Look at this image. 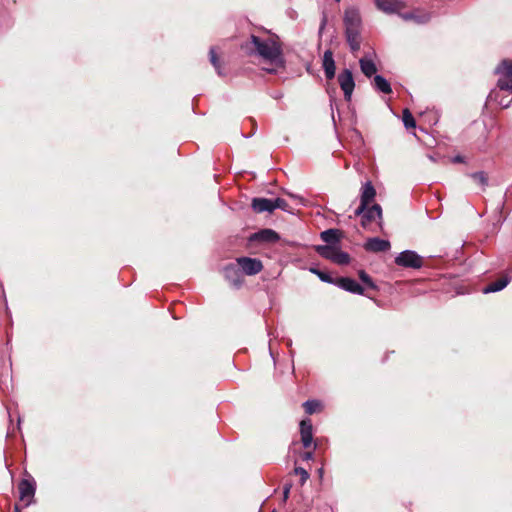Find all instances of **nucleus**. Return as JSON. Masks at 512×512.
Masks as SVG:
<instances>
[{
    "label": "nucleus",
    "mask_w": 512,
    "mask_h": 512,
    "mask_svg": "<svg viewBox=\"0 0 512 512\" xmlns=\"http://www.w3.org/2000/svg\"><path fill=\"white\" fill-rule=\"evenodd\" d=\"M321 406V403L317 400H307L303 403V407L307 414L315 413Z\"/></svg>",
    "instance_id": "bb28decb"
},
{
    "label": "nucleus",
    "mask_w": 512,
    "mask_h": 512,
    "mask_svg": "<svg viewBox=\"0 0 512 512\" xmlns=\"http://www.w3.org/2000/svg\"><path fill=\"white\" fill-rule=\"evenodd\" d=\"M345 30H360L361 17L359 10L351 7L345 10L343 18Z\"/></svg>",
    "instance_id": "0eeeda50"
},
{
    "label": "nucleus",
    "mask_w": 512,
    "mask_h": 512,
    "mask_svg": "<svg viewBox=\"0 0 512 512\" xmlns=\"http://www.w3.org/2000/svg\"><path fill=\"white\" fill-rule=\"evenodd\" d=\"M236 262L242 272L246 275H256L263 269V264L259 259L250 257H239Z\"/></svg>",
    "instance_id": "20e7f679"
},
{
    "label": "nucleus",
    "mask_w": 512,
    "mask_h": 512,
    "mask_svg": "<svg viewBox=\"0 0 512 512\" xmlns=\"http://www.w3.org/2000/svg\"><path fill=\"white\" fill-rule=\"evenodd\" d=\"M453 162H455V163H461V162H463V158H462L461 156H459V155H458V156H455V157L453 158Z\"/></svg>",
    "instance_id": "ea45409f"
},
{
    "label": "nucleus",
    "mask_w": 512,
    "mask_h": 512,
    "mask_svg": "<svg viewBox=\"0 0 512 512\" xmlns=\"http://www.w3.org/2000/svg\"><path fill=\"white\" fill-rule=\"evenodd\" d=\"M19 497L21 501H27L26 506L30 505L35 495V483L33 480L23 479L18 485Z\"/></svg>",
    "instance_id": "6e6552de"
},
{
    "label": "nucleus",
    "mask_w": 512,
    "mask_h": 512,
    "mask_svg": "<svg viewBox=\"0 0 512 512\" xmlns=\"http://www.w3.org/2000/svg\"><path fill=\"white\" fill-rule=\"evenodd\" d=\"M509 282H510V277L508 275H505V276L501 277L500 279H498L494 282H491L486 287H484L483 293L488 294V293H494V292L501 291L509 284Z\"/></svg>",
    "instance_id": "a211bd4d"
},
{
    "label": "nucleus",
    "mask_w": 512,
    "mask_h": 512,
    "mask_svg": "<svg viewBox=\"0 0 512 512\" xmlns=\"http://www.w3.org/2000/svg\"><path fill=\"white\" fill-rule=\"evenodd\" d=\"M374 88L384 94L392 92L390 83L381 75H376L373 81Z\"/></svg>",
    "instance_id": "4be33fe9"
},
{
    "label": "nucleus",
    "mask_w": 512,
    "mask_h": 512,
    "mask_svg": "<svg viewBox=\"0 0 512 512\" xmlns=\"http://www.w3.org/2000/svg\"><path fill=\"white\" fill-rule=\"evenodd\" d=\"M359 64H360L362 73L368 78H370L377 71V67H376L374 61L371 58H369L368 56L362 57L359 60Z\"/></svg>",
    "instance_id": "aec40b11"
},
{
    "label": "nucleus",
    "mask_w": 512,
    "mask_h": 512,
    "mask_svg": "<svg viewBox=\"0 0 512 512\" xmlns=\"http://www.w3.org/2000/svg\"><path fill=\"white\" fill-rule=\"evenodd\" d=\"M209 56H210V62L216 69L218 75H222L221 68H220V61L217 57L216 51L214 47H211L209 50Z\"/></svg>",
    "instance_id": "c85d7f7f"
},
{
    "label": "nucleus",
    "mask_w": 512,
    "mask_h": 512,
    "mask_svg": "<svg viewBox=\"0 0 512 512\" xmlns=\"http://www.w3.org/2000/svg\"><path fill=\"white\" fill-rule=\"evenodd\" d=\"M14 512H21V509L18 505H15Z\"/></svg>",
    "instance_id": "a19ab883"
},
{
    "label": "nucleus",
    "mask_w": 512,
    "mask_h": 512,
    "mask_svg": "<svg viewBox=\"0 0 512 512\" xmlns=\"http://www.w3.org/2000/svg\"><path fill=\"white\" fill-rule=\"evenodd\" d=\"M375 219H382V208L379 204H374L367 208L361 218V225L366 228Z\"/></svg>",
    "instance_id": "ddd939ff"
},
{
    "label": "nucleus",
    "mask_w": 512,
    "mask_h": 512,
    "mask_svg": "<svg viewBox=\"0 0 512 512\" xmlns=\"http://www.w3.org/2000/svg\"><path fill=\"white\" fill-rule=\"evenodd\" d=\"M303 459L304 460H311L313 459V453L308 451V452H305L304 455H303Z\"/></svg>",
    "instance_id": "4c0bfd02"
},
{
    "label": "nucleus",
    "mask_w": 512,
    "mask_h": 512,
    "mask_svg": "<svg viewBox=\"0 0 512 512\" xmlns=\"http://www.w3.org/2000/svg\"><path fill=\"white\" fill-rule=\"evenodd\" d=\"M337 2H339L340 0H336Z\"/></svg>",
    "instance_id": "79ce46f5"
},
{
    "label": "nucleus",
    "mask_w": 512,
    "mask_h": 512,
    "mask_svg": "<svg viewBox=\"0 0 512 512\" xmlns=\"http://www.w3.org/2000/svg\"><path fill=\"white\" fill-rule=\"evenodd\" d=\"M367 208H368L367 204L360 202V205L358 206V208L354 212L355 216H362L363 217V215L366 212Z\"/></svg>",
    "instance_id": "f704fd0d"
},
{
    "label": "nucleus",
    "mask_w": 512,
    "mask_h": 512,
    "mask_svg": "<svg viewBox=\"0 0 512 512\" xmlns=\"http://www.w3.org/2000/svg\"><path fill=\"white\" fill-rule=\"evenodd\" d=\"M322 67L325 76L328 80H332L335 77V61L331 50H326L323 55Z\"/></svg>",
    "instance_id": "f8f14e48"
},
{
    "label": "nucleus",
    "mask_w": 512,
    "mask_h": 512,
    "mask_svg": "<svg viewBox=\"0 0 512 512\" xmlns=\"http://www.w3.org/2000/svg\"><path fill=\"white\" fill-rule=\"evenodd\" d=\"M321 239L327 243V245L337 246L340 236L337 229H328L320 234Z\"/></svg>",
    "instance_id": "412c9836"
},
{
    "label": "nucleus",
    "mask_w": 512,
    "mask_h": 512,
    "mask_svg": "<svg viewBox=\"0 0 512 512\" xmlns=\"http://www.w3.org/2000/svg\"><path fill=\"white\" fill-rule=\"evenodd\" d=\"M300 434H301V441L305 448H308L311 446L313 442V434H312V424L309 419L302 420L300 422Z\"/></svg>",
    "instance_id": "2eb2a0df"
},
{
    "label": "nucleus",
    "mask_w": 512,
    "mask_h": 512,
    "mask_svg": "<svg viewBox=\"0 0 512 512\" xmlns=\"http://www.w3.org/2000/svg\"><path fill=\"white\" fill-rule=\"evenodd\" d=\"M391 245L388 240L380 239L378 237L369 238L364 244V248L369 252H385L390 249Z\"/></svg>",
    "instance_id": "9b49d317"
},
{
    "label": "nucleus",
    "mask_w": 512,
    "mask_h": 512,
    "mask_svg": "<svg viewBox=\"0 0 512 512\" xmlns=\"http://www.w3.org/2000/svg\"><path fill=\"white\" fill-rule=\"evenodd\" d=\"M335 285L340 287L341 289L357 294V295H363L364 289L363 287L354 279L349 277H339L335 279Z\"/></svg>",
    "instance_id": "9d476101"
},
{
    "label": "nucleus",
    "mask_w": 512,
    "mask_h": 512,
    "mask_svg": "<svg viewBox=\"0 0 512 512\" xmlns=\"http://www.w3.org/2000/svg\"><path fill=\"white\" fill-rule=\"evenodd\" d=\"M290 488H291V485H286L284 487V490H283V497H284V500H287L288 496H289V493H290Z\"/></svg>",
    "instance_id": "e433bc0d"
},
{
    "label": "nucleus",
    "mask_w": 512,
    "mask_h": 512,
    "mask_svg": "<svg viewBox=\"0 0 512 512\" xmlns=\"http://www.w3.org/2000/svg\"><path fill=\"white\" fill-rule=\"evenodd\" d=\"M404 20H414L415 18V13L414 12H410V13H400L399 14Z\"/></svg>",
    "instance_id": "c9c22d12"
},
{
    "label": "nucleus",
    "mask_w": 512,
    "mask_h": 512,
    "mask_svg": "<svg viewBox=\"0 0 512 512\" xmlns=\"http://www.w3.org/2000/svg\"><path fill=\"white\" fill-rule=\"evenodd\" d=\"M294 473L296 475H300L301 477V485H303L309 478V473L302 467H295Z\"/></svg>",
    "instance_id": "72a5a7b5"
},
{
    "label": "nucleus",
    "mask_w": 512,
    "mask_h": 512,
    "mask_svg": "<svg viewBox=\"0 0 512 512\" xmlns=\"http://www.w3.org/2000/svg\"><path fill=\"white\" fill-rule=\"evenodd\" d=\"M495 73L500 77L512 78V62L510 60H503L495 69Z\"/></svg>",
    "instance_id": "5701e85b"
},
{
    "label": "nucleus",
    "mask_w": 512,
    "mask_h": 512,
    "mask_svg": "<svg viewBox=\"0 0 512 512\" xmlns=\"http://www.w3.org/2000/svg\"><path fill=\"white\" fill-rule=\"evenodd\" d=\"M377 9L386 14L399 13L405 7L404 0H375Z\"/></svg>",
    "instance_id": "1a4fd4ad"
},
{
    "label": "nucleus",
    "mask_w": 512,
    "mask_h": 512,
    "mask_svg": "<svg viewBox=\"0 0 512 512\" xmlns=\"http://www.w3.org/2000/svg\"><path fill=\"white\" fill-rule=\"evenodd\" d=\"M273 205L275 206V210L276 209H281V210L286 211V212L289 211V204L283 198H275V199H273Z\"/></svg>",
    "instance_id": "2f4dec72"
},
{
    "label": "nucleus",
    "mask_w": 512,
    "mask_h": 512,
    "mask_svg": "<svg viewBox=\"0 0 512 512\" xmlns=\"http://www.w3.org/2000/svg\"><path fill=\"white\" fill-rule=\"evenodd\" d=\"M310 271L313 274H316L322 282L335 284V280L328 273L323 272L317 268H311Z\"/></svg>",
    "instance_id": "c756f323"
},
{
    "label": "nucleus",
    "mask_w": 512,
    "mask_h": 512,
    "mask_svg": "<svg viewBox=\"0 0 512 512\" xmlns=\"http://www.w3.org/2000/svg\"><path fill=\"white\" fill-rule=\"evenodd\" d=\"M395 263L400 267L419 269L423 266V258L413 250H405L396 256Z\"/></svg>",
    "instance_id": "7ed1b4c3"
},
{
    "label": "nucleus",
    "mask_w": 512,
    "mask_h": 512,
    "mask_svg": "<svg viewBox=\"0 0 512 512\" xmlns=\"http://www.w3.org/2000/svg\"><path fill=\"white\" fill-rule=\"evenodd\" d=\"M376 196V190L370 181L363 184L361 188L360 202L367 205L374 200Z\"/></svg>",
    "instance_id": "f3484780"
},
{
    "label": "nucleus",
    "mask_w": 512,
    "mask_h": 512,
    "mask_svg": "<svg viewBox=\"0 0 512 512\" xmlns=\"http://www.w3.org/2000/svg\"><path fill=\"white\" fill-rule=\"evenodd\" d=\"M315 250L322 258L338 265H348L351 260L350 255L342 251L338 246L318 245L315 247Z\"/></svg>",
    "instance_id": "f03ea898"
},
{
    "label": "nucleus",
    "mask_w": 512,
    "mask_h": 512,
    "mask_svg": "<svg viewBox=\"0 0 512 512\" xmlns=\"http://www.w3.org/2000/svg\"><path fill=\"white\" fill-rule=\"evenodd\" d=\"M346 40L350 49L355 52L360 49V30H345Z\"/></svg>",
    "instance_id": "6ab92c4d"
},
{
    "label": "nucleus",
    "mask_w": 512,
    "mask_h": 512,
    "mask_svg": "<svg viewBox=\"0 0 512 512\" xmlns=\"http://www.w3.org/2000/svg\"><path fill=\"white\" fill-rule=\"evenodd\" d=\"M253 210L257 213L269 212L272 213L275 210L273 205V199L267 198H254L251 204Z\"/></svg>",
    "instance_id": "dca6fc26"
},
{
    "label": "nucleus",
    "mask_w": 512,
    "mask_h": 512,
    "mask_svg": "<svg viewBox=\"0 0 512 512\" xmlns=\"http://www.w3.org/2000/svg\"><path fill=\"white\" fill-rule=\"evenodd\" d=\"M403 123L406 128H414L416 126L415 119L408 109L403 111Z\"/></svg>",
    "instance_id": "7c9ffc66"
},
{
    "label": "nucleus",
    "mask_w": 512,
    "mask_h": 512,
    "mask_svg": "<svg viewBox=\"0 0 512 512\" xmlns=\"http://www.w3.org/2000/svg\"><path fill=\"white\" fill-rule=\"evenodd\" d=\"M338 83L341 90L343 91L344 98L346 101H350L352 93L355 88V81L352 72L349 69H344L338 75Z\"/></svg>",
    "instance_id": "39448f33"
},
{
    "label": "nucleus",
    "mask_w": 512,
    "mask_h": 512,
    "mask_svg": "<svg viewBox=\"0 0 512 512\" xmlns=\"http://www.w3.org/2000/svg\"><path fill=\"white\" fill-rule=\"evenodd\" d=\"M431 19V15L429 13H415V18L413 21H415L418 24H425Z\"/></svg>",
    "instance_id": "473e14b6"
},
{
    "label": "nucleus",
    "mask_w": 512,
    "mask_h": 512,
    "mask_svg": "<svg viewBox=\"0 0 512 512\" xmlns=\"http://www.w3.org/2000/svg\"><path fill=\"white\" fill-rule=\"evenodd\" d=\"M242 50L249 56H258L271 67H265L268 73H276L278 69L284 68L281 44L274 38L262 39L251 35L250 39L241 45Z\"/></svg>",
    "instance_id": "f257e3e1"
},
{
    "label": "nucleus",
    "mask_w": 512,
    "mask_h": 512,
    "mask_svg": "<svg viewBox=\"0 0 512 512\" xmlns=\"http://www.w3.org/2000/svg\"><path fill=\"white\" fill-rule=\"evenodd\" d=\"M470 177L483 188L488 185V177L483 171L471 173Z\"/></svg>",
    "instance_id": "a878e982"
},
{
    "label": "nucleus",
    "mask_w": 512,
    "mask_h": 512,
    "mask_svg": "<svg viewBox=\"0 0 512 512\" xmlns=\"http://www.w3.org/2000/svg\"><path fill=\"white\" fill-rule=\"evenodd\" d=\"M326 21H327V20H326V16L324 15V16H323V18H322V22H321V25H320V29H319V31H320V32L324 29V27H325V25H326Z\"/></svg>",
    "instance_id": "58836bf2"
},
{
    "label": "nucleus",
    "mask_w": 512,
    "mask_h": 512,
    "mask_svg": "<svg viewBox=\"0 0 512 512\" xmlns=\"http://www.w3.org/2000/svg\"><path fill=\"white\" fill-rule=\"evenodd\" d=\"M279 235L272 229H262L251 236V240L266 242V243H274L279 240Z\"/></svg>",
    "instance_id": "4468645a"
},
{
    "label": "nucleus",
    "mask_w": 512,
    "mask_h": 512,
    "mask_svg": "<svg viewBox=\"0 0 512 512\" xmlns=\"http://www.w3.org/2000/svg\"><path fill=\"white\" fill-rule=\"evenodd\" d=\"M490 97L493 98L502 108H508L512 103V97L500 96L499 92H492Z\"/></svg>",
    "instance_id": "b1692460"
},
{
    "label": "nucleus",
    "mask_w": 512,
    "mask_h": 512,
    "mask_svg": "<svg viewBox=\"0 0 512 512\" xmlns=\"http://www.w3.org/2000/svg\"><path fill=\"white\" fill-rule=\"evenodd\" d=\"M225 279L230 283L234 288H240L243 284V274L238 266V264L230 263L226 265L223 269Z\"/></svg>",
    "instance_id": "423d86ee"
},
{
    "label": "nucleus",
    "mask_w": 512,
    "mask_h": 512,
    "mask_svg": "<svg viewBox=\"0 0 512 512\" xmlns=\"http://www.w3.org/2000/svg\"><path fill=\"white\" fill-rule=\"evenodd\" d=\"M497 87L499 91L512 92V77H499Z\"/></svg>",
    "instance_id": "393cba45"
},
{
    "label": "nucleus",
    "mask_w": 512,
    "mask_h": 512,
    "mask_svg": "<svg viewBox=\"0 0 512 512\" xmlns=\"http://www.w3.org/2000/svg\"><path fill=\"white\" fill-rule=\"evenodd\" d=\"M359 279L368 287L374 290H377V286L372 280V278L364 271L360 270L358 272Z\"/></svg>",
    "instance_id": "cd10ccee"
}]
</instances>
